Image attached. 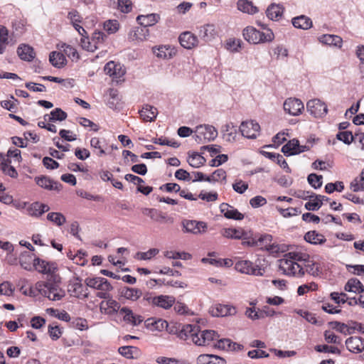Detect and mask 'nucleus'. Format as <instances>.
<instances>
[{"label":"nucleus","instance_id":"obj_38","mask_svg":"<svg viewBox=\"0 0 364 364\" xmlns=\"http://www.w3.org/2000/svg\"><path fill=\"white\" fill-rule=\"evenodd\" d=\"M68 117V114L62 110L60 108H55L53 110L50 112V114H46L44 116V119H48L50 122H55V121H63L65 120Z\"/></svg>","mask_w":364,"mask_h":364},{"label":"nucleus","instance_id":"obj_48","mask_svg":"<svg viewBox=\"0 0 364 364\" xmlns=\"http://www.w3.org/2000/svg\"><path fill=\"white\" fill-rule=\"evenodd\" d=\"M354 138L355 135L350 131L339 132L336 134V139L347 145H350L354 141Z\"/></svg>","mask_w":364,"mask_h":364},{"label":"nucleus","instance_id":"obj_25","mask_svg":"<svg viewBox=\"0 0 364 364\" xmlns=\"http://www.w3.org/2000/svg\"><path fill=\"white\" fill-rule=\"evenodd\" d=\"M221 133L223 137L228 142H233L236 139L237 129L232 123L225 124L222 127Z\"/></svg>","mask_w":364,"mask_h":364},{"label":"nucleus","instance_id":"obj_1","mask_svg":"<svg viewBox=\"0 0 364 364\" xmlns=\"http://www.w3.org/2000/svg\"><path fill=\"white\" fill-rule=\"evenodd\" d=\"M60 277L56 281L52 279H48L46 282H38L36 285V289L43 296L48 298L51 301H59L65 296V291L59 287Z\"/></svg>","mask_w":364,"mask_h":364},{"label":"nucleus","instance_id":"obj_15","mask_svg":"<svg viewBox=\"0 0 364 364\" xmlns=\"http://www.w3.org/2000/svg\"><path fill=\"white\" fill-rule=\"evenodd\" d=\"M185 231L195 235L203 233L208 226L205 222L196 220H186L183 223Z\"/></svg>","mask_w":364,"mask_h":364},{"label":"nucleus","instance_id":"obj_58","mask_svg":"<svg viewBox=\"0 0 364 364\" xmlns=\"http://www.w3.org/2000/svg\"><path fill=\"white\" fill-rule=\"evenodd\" d=\"M153 142L160 145H166L173 148H178L180 146V144L174 139H168L166 138L154 139Z\"/></svg>","mask_w":364,"mask_h":364},{"label":"nucleus","instance_id":"obj_27","mask_svg":"<svg viewBox=\"0 0 364 364\" xmlns=\"http://www.w3.org/2000/svg\"><path fill=\"white\" fill-rule=\"evenodd\" d=\"M33 255L27 252H23L19 257V263L22 268L27 271L33 269Z\"/></svg>","mask_w":364,"mask_h":364},{"label":"nucleus","instance_id":"obj_6","mask_svg":"<svg viewBox=\"0 0 364 364\" xmlns=\"http://www.w3.org/2000/svg\"><path fill=\"white\" fill-rule=\"evenodd\" d=\"M195 140L198 143H201L203 139L205 141H211L218 136V130L210 124H200L196 127Z\"/></svg>","mask_w":364,"mask_h":364},{"label":"nucleus","instance_id":"obj_31","mask_svg":"<svg viewBox=\"0 0 364 364\" xmlns=\"http://www.w3.org/2000/svg\"><path fill=\"white\" fill-rule=\"evenodd\" d=\"M292 24L295 28L306 30L312 26V21L310 18L301 15L293 18Z\"/></svg>","mask_w":364,"mask_h":364},{"label":"nucleus","instance_id":"obj_47","mask_svg":"<svg viewBox=\"0 0 364 364\" xmlns=\"http://www.w3.org/2000/svg\"><path fill=\"white\" fill-rule=\"evenodd\" d=\"M164 256L166 258L173 259H181L183 260H188L191 258V255H190L188 252H174V251H166L164 252Z\"/></svg>","mask_w":364,"mask_h":364},{"label":"nucleus","instance_id":"obj_29","mask_svg":"<svg viewBox=\"0 0 364 364\" xmlns=\"http://www.w3.org/2000/svg\"><path fill=\"white\" fill-rule=\"evenodd\" d=\"M272 236L269 234H263L257 235L256 240H251V242H247L250 247H255V246H261V248L262 249L263 247L264 249L267 248V246H268L272 241Z\"/></svg>","mask_w":364,"mask_h":364},{"label":"nucleus","instance_id":"obj_22","mask_svg":"<svg viewBox=\"0 0 364 364\" xmlns=\"http://www.w3.org/2000/svg\"><path fill=\"white\" fill-rule=\"evenodd\" d=\"M176 299L172 296L159 295L156 296L154 307H159L164 309H169L174 304Z\"/></svg>","mask_w":364,"mask_h":364},{"label":"nucleus","instance_id":"obj_21","mask_svg":"<svg viewBox=\"0 0 364 364\" xmlns=\"http://www.w3.org/2000/svg\"><path fill=\"white\" fill-rule=\"evenodd\" d=\"M346 346L349 351L360 353L364 350V341L360 337H350L346 339Z\"/></svg>","mask_w":364,"mask_h":364},{"label":"nucleus","instance_id":"obj_34","mask_svg":"<svg viewBox=\"0 0 364 364\" xmlns=\"http://www.w3.org/2000/svg\"><path fill=\"white\" fill-rule=\"evenodd\" d=\"M304 240L307 242L314 245L323 244L326 242L325 237L315 230L306 232L304 235Z\"/></svg>","mask_w":364,"mask_h":364},{"label":"nucleus","instance_id":"obj_42","mask_svg":"<svg viewBox=\"0 0 364 364\" xmlns=\"http://www.w3.org/2000/svg\"><path fill=\"white\" fill-rule=\"evenodd\" d=\"M226 172L223 168H218L215 170L210 176H207L206 181L213 183L215 182L225 181H226Z\"/></svg>","mask_w":364,"mask_h":364},{"label":"nucleus","instance_id":"obj_19","mask_svg":"<svg viewBox=\"0 0 364 364\" xmlns=\"http://www.w3.org/2000/svg\"><path fill=\"white\" fill-rule=\"evenodd\" d=\"M119 294L127 300L136 301L142 296V291L139 289L124 287L119 289Z\"/></svg>","mask_w":364,"mask_h":364},{"label":"nucleus","instance_id":"obj_17","mask_svg":"<svg viewBox=\"0 0 364 364\" xmlns=\"http://www.w3.org/2000/svg\"><path fill=\"white\" fill-rule=\"evenodd\" d=\"M220 209L226 218L236 220H241L244 218V215L242 213L228 203H223L220 204Z\"/></svg>","mask_w":364,"mask_h":364},{"label":"nucleus","instance_id":"obj_32","mask_svg":"<svg viewBox=\"0 0 364 364\" xmlns=\"http://www.w3.org/2000/svg\"><path fill=\"white\" fill-rule=\"evenodd\" d=\"M319 41L328 46L341 48L343 40L340 36L336 35L324 34L319 38Z\"/></svg>","mask_w":364,"mask_h":364},{"label":"nucleus","instance_id":"obj_18","mask_svg":"<svg viewBox=\"0 0 364 364\" xmlns=\"http://www.w3.org/2000/svg\"><path fill=\"white\" fill-rule=\"evenodd\" d=\"M181 45L186 48L191 49L198 45V38L189 31L182 33L178 38Z\"/></svg>","mask_w":364,"mask_h":364},{"label":"nucleus","instance_id":"obj_52","mask_svg":"<svg viewBox=\"0 0 364 364\" xmlns=\"http://www.w3.org/2000/svg\"><path fill=\"white\" fill-rule=\"evenodd\" d=\"M322 176L310 173L307 177V181L314 188L317 189L322 186Z\"/></svg>","mask_w":364,"mask_h":364},{"label":"nucleus","instance_id":"obj_12","mask_svg":"<svg viewBox=\"0 0 364 364\" xmlns=\"http://www.w3.org/2000/svg\"><path fill=\"white\" fill-rule=\"evenodd\" d=\"M304 106L301 100L297 98H288L284 103V111L292 116H298L301 114Z\"/></svg>","mask_w":364,"mask_h":364},{"label":"nucleus","instance_id":"obj_62","mask_svg":"<svg viewBox=\"0 0 364 364\" xmlns=\"http://www.w3.org/2000/svg\"><path fill=\"white\" fill-rule=\"evenodd\" d=\"M104 29L108 33H114L119 29V23L117 20H109L104 23Z\"/></svg>","mask_w":364,"mask_h":364},{"label":"nucleus","instance_id":"obj_37","mask_svg":"<svg viewBox=\"0 0 364 364\" xmlns=\"http://www.w3.org/2000/svg\"><path fill=\"white\" fill-rule=\"evenodd\" d=\"M299 143V140L293 139L289 141L285 145L282 146V151L286 156L296 155L297 154Z\"/></svg>","mask_w":364,"mask_h":364},{"label":"nucleus","instance_id":"obj_33","mask_svg":"<svg viewBox=\"0 0 364 364\" xmlns=\"http://www.w3.org/2000/svg\"><path fill=\"white\" fill-rule=\"evenodd\" d=\"M237 6L238 10L248 14H255L259 11L257 7L254 6L252 2L248 0H239L237 3Z\"/></svg>","mask_w":364,"mask_h":364},{"label":"nucleus","instance_id":"obj_35","mask_svg":"<svg viewBox=\"0 0 364 364\" xmlns=\"http://www.w3.org/2000/svg\"><path fill=\"white\" fill-rule=\"evenodd\" d=\"M118 352L126 358H136L139 354V348L132 346L119 347Z\"/></svg>","mask_w":364,"mask_h":364},{"label":"nucleus","instance_id":"obj_23","mask_svg":"<svg viewBox=\"0 0 364 364\" xmlns=\"http://www.w3.org/2000/svg\"><path fill=\"white\" fill-rule=\"evenodd\" d=\"M157 109L151 105H146L139 111L140 117L145 122H153L156 118Z\"/></svg>","mask_w":364,"mask_h":364},{"label":"nucleus","instance_id":"obj_9","mask_svg":"<svg viewBox=\"0 0 364 364\" xmlns=\"http://www.w3.org/2000/svg\"><path fill=\"white\" fill-rule=\"evenodd\" d=\"M68 291L71 296L80 299H85L89 296L87 288L83 286L81 279L78 277H74L70 280Z\"/></svg>","mask_w":364,"mask_h":364},{"label":"nucleus","instance_id":"obj_13","mask_svg":"<svg viewBox=\"0 0 364 364\" xmlns=\"http://www.w3.org/2000/svg\"><path fill=\"white\" fill-rule=\"evenodd\" d=\"M200 333L199 326L196 324H186L178 333V337L183 340L191 338L196 344L195 337H198Z\"/></svg>","mask_w":364,"mask_h":364},{"label":"nucleus","instance_id":"obj_14","mask_svg":"<svg viewBox=\"0 0 364 364\" xmlns=\"http://www.w3.org/2000/svg\"><path fill=\"white\" fill-rule=\"evenodd\" d=\"M35 181L38 186L48 191H60L62 188L61 183L54 181L46 176H37L35 178Z\"/></svg>","mask_w":364,"mask_h":364},{"label":"nucleus","instance_id":"obj_16","mask_svg":"<svg viewBox=\"0 0 364 364\" xmlns=\"http://www.w3.org/2000/svg\"><path fill=\"white\" fill-rule=\"evenodd\" d=\"M196 345L197 346H207L211 341L218 339L219 336L217 332L213 330H205L200 331L198 337H195Z\"/></svg>","mask_w":364,"mask_h":364},{"label":"nucleus","instance_id":"obj_41","mask_svg":"<svg viewBox=\"0 0 364 364\" xmlns=\"http://www.w3.org/2000/svg\"><path fill=\"white\" fill-rule=\"evenodd\" d=\"M232 311H235V309H231L225 305L218 304L215 307L213 308L210 311L213 316H225L228 314H231Z\"/></svg>","mask_w":364,"mask_h":364},{"label":"nucleus","instance_id":"obj_10","mask_svg":"<svg viewBox=\"0 0 364 364\" xmlns=\"http://www.w3.org/2000/svg\"><path fill=\"white\" fill-rule=\"evenodd\" d=\"M259 130V124L254 120L242 122L240 126L242 135L248 139H256Z\"/></svg>","mask_w":364,"mask_h":364},{"label":"nucleus","instance_id":"obj_50","mask_svg":"<svg viewBox=\"0 0 364 364\" xmlns=\"http://www.w3.org/2000/svg\"><path fill=\"white\" fill-rule=\"evenodd\" d=\"M61 48H63L65 54L71 58L73 61L77 60L80 58L79 54L74 47L64 43Z\"/></svg>","mask_w":364,"mask_h":364},{"label":"nucleus","instance_id":"obj_11","mask_svg":"<svg viewBox=\"0 0 364 364\" xmlns=\"http://www.w3.org/2000/svg\"><path fill=\"white\" fill-rule=\"evenodd\" d=\"M104 71L114 80H120L125 75L126 70L122 65L114 61H109L104 67Z\"/></svg>","mask_w":364,"mask_h":364},{"label":"nucleus","instance_id":"obj_20","mask_svg":"<svg viewBox=\"0 0 364 364\" xmlns=\"http://www.w3.org/2000/svg\"><path fill=\"white\" fill-rule=\"evenodd\" d=\"M17 54L21 60L31 62L36 57L33 48L27 44H21L17 48Z\"/></svg>","mask_w":364,"mask_h":364},{"label":"nucleus","instance_id":"obj_63","mask_svg":"<svg viewBox=\"0 0 364 364\" xmlns=\"http://www.w3.org/2000/svg\"><path fill=\"white\" fill-rule=\"evenodd\" d=\"M40 203L35 202L29 205L27 208L28 214L32 217L39 218L41 216V211L39 207Z\"/></svg>","mask_w":364,"mask_h":364},{"label":"nucleus","instance_id":"obj_28","mask_svg":"<svg viewBox=\"0 0 364 364\" xmlns=\"http://www.w3.org/2000/svg\"><path fill=\"white\" fill-rule=\"evenodd\" d=\"M145 326L151 331H161L168 326V323L163 319L154 320L153 318H147L145 322Z\"/></svg>","mask_w":364,"mask_h":364},{"label":"nucleus","instance_id":"obj_30","mask_svg":"<svg viewBox=\"0 0 364 364\" xmlns=\"http://www.w3.org/2000/svg\"><path fill=\"white\" fill-rule=\"evenodd\" d=\"M284 8L279 4H270L267 10V16L272 21H277L283 14Z\"/></svg>","mask_w":364,"mask_h":364},{"label":"nucleus","instance_id":"obj_64","mask_svg":"<svg viewBox=\"0 0 364 364\" xmlns=\"http://www.w3.org/2000/svg\"><path fill=\"white\" fill-rule=\"evenodd\" d=\"M323 336L325 341L328 343L340 344L341 342V339L329 330L325 331Z\"/></svg>","mask_w":364,"mask_h":364},{"label":"nucleus","instance_id":"obj_7","mask_svg":"<svg viewBox=\"0 0 364 364\" xmlns=\"http://www.w3.org/2000/svg\"><path fill=\"white\" fill-rule=\"evenodd\" d=\"M235 268L240 273L254 275L262 276L264 269L259 266V264L254 265L250 260H240L235 263Z\"/></svg>","mask_w":364,"mask_h":364},{"label":"nucleus","instance_id":"obj_39","mask_svg":"<svg viewBox=\"0 0 364 364\" xmlns=\"http://www.w3.org/2000/svg\"><path fill=\"white\" fill-rule=\"evenodd\" d=\"M0 169L6 175L9 176L11 178H16L18 176V173L16 168L11 166V161L9 159H4L0 164Z\"/></svg>","mask_w":364,"mask_h":364},{"label":"nucleus","instance_id":"obj_53","mask_svg":"<svg viewBox=\"0 0 364 364\" xmlns=\"http://www.w3.org/2000/svg\"><path fill=\"white\" fill-rule=\"evenodd\" d=\"M343 189L344 184L342 181L328 183L325 186V191L327 193H332L334 191L341 192Z\"/></svg>","mask_w":364,"mask_h":364},{"label":"nucleus","instance_id":"obj_3","mask_svg":"<svg viewBox=\"0 0 364 364\" xmlns=\"http://www.w3.org/2000/svg\"><path fill=\"white\" fill-rule=\"evenodd\" d=\"M159 19V16L156 14H150L147 15H139L136 18V21L142 27L137 28L135 31L134 36L136 38L143 40L148 36L149 30L147 27L154 26Z\"/></svg>","mask_w":364,"mask_h":364},{"label":"nucleus","instance_id":"obj_44","mask_svg":"<svg viewBox=\"0 0 364 364\" xmlns=\"http://www.w3.org/2000/svg\"><path fill=\"white\" fill-rule=\"evenodd\" d=\"M143 214L157 222L164 220L166 218L164 213L155 208H144Z\"/></svg>","mask_w":364,"mask_h":364},{"label":"nucleus","instance_id":"obj_60","mask_svg":"<svg viewBox=\"0 0 364 364\" xmlns=\"http://www.w3.org/2000/svg\"><path fill=\"white\" fill-rule=\"evenodd\" d=\"M159 250L156 248H152L144 252H137L136 257L138 259L141 260H148L151 259L153 257L159 253Z\"/></svg>","mask_w":364,"mask_h":364},{"label":"nucleus","instance_id":"obj_8","mask_svg":"<svg viewBox=\"0 0 364 364\" xmlns=\"http://www.w3.org/2000/svg\"><path fill=\"white\" fill-rule=\"evenodd\" d=\"M307 111L315 118H322L328 112L327 105L318 99L310 100L306 103Z\"/></svg>","mask_w":364,"mask_h":364},{"label":"nucleus","instance_id":"obj_43","mask_svg":"<svg viewBox=\"0 0 364 364\" xmlns=\"http://www.w3.org/2000/svg\"><path fill=\"white\" fill-rule=\"evenodd\" d=\"M205 159L198 153H193L188 156V163L193 168H199L205 163Z\"/></svg>","mask_w":364,"mask_h":364},{"label":"nucleus","instance_id":"obj_59","mask_svg":"<svg viewBox=\"0 0 364 364\" xmlns=\"http://www.w3.org/2000/svg\"><path fill=\"white\" fill-rule=\"evenodd\" d=\"M101 141L97 137H93L90 140V145L92 148H93L95 150H97V154L99 156H102L105 154V151L104 149V147L101 145Z\"/></svg>","mask_w":364,"mask_h":364},{"label":"nucleus","instance_id":"obj_26","mask_svg":"<svg viewBox=\"0 0 364 364\" xmlns=\"http://www.w3.org/2000/svg\"><path fill=\"white\" fill-rule=\"evenodd\" d=\"M344 290L355 294L363 293L364 291V286L357 278H351L348 279L345 284Z\"/></svg>","mask_w":364,"mask_h":364},{"label":"nucleus","instance_id":"obj_56","mask_svg":"<svg viewBox=\"0 0 364 364\" xmlns=\"http://www.w3.org/2000/svg\"><path fill=\"white\" fill-rule=\"evenodd\" d=\"M240 240H242V244L243 245L249 246L250 245L247 242H251V240H256L257 235H255L251 231H246L241 230L240 232Z\"/></svg>","mask_w":364,"mask_h":364},{"label":"nucleus","instance_id":"obj_49","mask_svg":"<svg viewBox=\"0 0 364 364\" xmlns=\"http://www.w3.org/2000/svg\"><path fill=\"white\" fill-rule=\"evenodd\" d=\"M8 43V30L4 26H0V54L5 51Z\"/></svg>","mask_w":364,"mask_h":364},{"label":"nucleus","instance_id":"obj_36","mask_svg":"<svg viewBox=\"0 0 364 364\" xmlns=\"http://www.w3.org/2000/svg\"><path fill=\"white\" fill-rule=\"evenodd\" d=\"M49 61L55 68H61L66 63V58L63 53L53 51L50 53Z\"/></svg>","mask_w":364,"mask_h":364},{"label":"nucleus","instance_id":"obj_45","mask_svg":"<svg viewBox=\"0 0 364 364\" xmlns=\"http://www.w3.org/2000/svg\"><path fill=\"white\" fill-rule=\"evenodd\" d=\"M284 257L292 259L296 262H300L301 264H304L309 259L307 254L296 252H290L284 255Z\"/></svg>","mask_w":364,"mask_h":364},{"label":"nucleus","instance_id":"obj_55","mask_svg":"<svg viewBox=\"0 0 364 364\" xmlns=\"http://www.w3.org/2000/svg\"><path fill=\"white\" fill-rule=\"evenodd\" d=\"M303 267L304 268L305 273L306 272L313 276L318 275L319 272L318 267L309 259L303 264Z\"/></svg>","mask_w":364,"mask_h":364},{"label":"nucleus","instance_id":"obj_54","mask_svg":"<svg viewBox=\"0 0 364 364\" xmlns=\"http://www.w3.org/2000/svg\"><path fill=\"white\" fill-rule=\"evenodd\" d=\"M316 351L319 353H331L340 355L341 350L334 346H329L328 345H317L314 347Z\"/></svg>","mask_w":364,"mask_h":364},{"label":"nucleus","instance_id":"obj_57","mask_svg":"<svg viewBox=\"0 0 364 364\" xmlns=\"http://www.w3.org/2000/svg\"><path fill=\"white\" fill-rule=\"evenodd\" d=\"M81 46L83 49L90 51V52H94L98 48V46H96L93 43V42L90 41L88 36H85L84 38H81L80 41Z\"/></svg>","mask_w":364,"mask_h":364},{"label":"nucleus","instance_id":"obj_61","mask_svg":"<svg viewBox=\"0 0 364 364\" xmlns=\"http://www.w3.org/2000/svg\"><path fill=\"white\" fill-rule=\"evenodd\" d=\"M330 296L338 304H345L348 299L347 294L343 292L338 293L334 291L331 293Z\"/></svg>","mask_w":364,"mask_h":364},{"label":"nucleus","instance_id":"obj_51","mask_svg":"<svg viewBox=\"0 0 364 364\" xmlns=\"http://www.w3.org/2000/svg\"><path fill=\"white\" fill-rule=\"evenodd\" d=\"M241 228H225L222 230L221 234L223 237L231 239L240 240Z\"/></svg>","mask_w":364,"mask_h":364},{"label":"nucleus","instance_id":"obj_2","mask_svg":"<svg viewBox=\"0 0 364 364\" xmlns=\"http://www.w3.org/2000/svg\"><path fill=\"white\" fill-rule=\"evenodd\" d=\"M244 38L252 44L272 42L274 38V34L271 29L267 32H261L252 26H247L242 31Z\"/></svg>","mask_w":364,"mask_h":364},{"label":"nucleus","instance_id":"obj_5","mask_svg":"<svg viewBox=\"0 0 364 364\" xmlns=\"http://www.w3.org/2000/svg\"><path fill=\"white\" fill-rule=\"evenodd\" d=\"M33 269L42 274H48V279H52L54 281L58 279L59 275L55 273L57 270V264L55 262L36 257L33 259Z\"/></svg>","mask_w":364,"mask_h":364},{"label":"nucleus","instance_id":"obj_40","mask_svg":"<svg viewBox=\"0 0 364 364\" xmlns=\"http://www.w3.org/2000/svg\"><path fill=\"white\" fill-rule=\"evenodd\" d=\"M350 188L353 192L364 191V168L360 174L351 181Z\"/></svg>","mask_w":364,"mask_h":364},{"label":"nucleus","instance_id":"obj_24","mask_svg":"<svg viewBox=\"0 0 364 364\" xmlns=\"http://www.w3.org/2000/svg\"><path fill=\"white\" fill-rule=\"evenodd\" d=\"M215 26L213 24H205L199 28V36L205 41H209L216 36Z\"/></svg>","mask_w":364,"mask_h":364},{"label":"nucleus","instance_id":"obj_46","mask_svg":"<svg viewBox=\"0 0 364 364\" xmlns=\"http://www.w3.org/2000/svg\"><path fill=\"white\" fill-rule=\"evenodd\" d=\"M47 220L57 225L61 226L66 222L65 217L61 213L58 212L49 213L47 215Z\"/></svg>","mask_w":364,"mask_h":364},{"label":"nucleus","instance_id":"obj_4","mask_svg":"<svg viewBox=\"0 0 364 364\" xmlns=\"http://www.w3.org/2000/svg\"><path fill=\"white\" fill-rule=\"evenodd\" d=\"M279 269L287 276L301 277L305 271L303 264H299L292 259L284 257L279 259Z\"/></svg>","mask_w":364,"mask_h":364}]
</instances>
